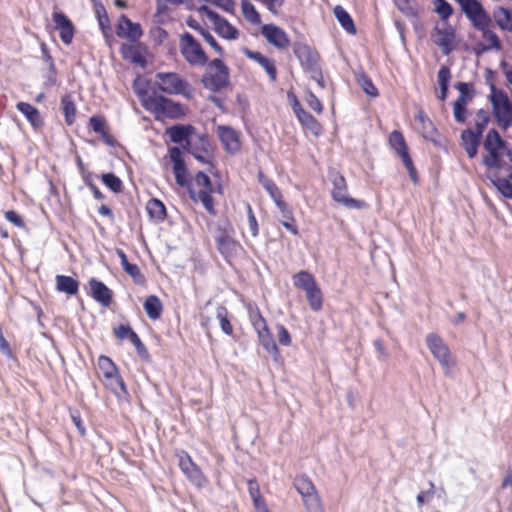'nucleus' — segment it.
I'll return each instance as SVG.
<instances>
[{"label":"nucleus","instance_id":"1","mask_svg":"<svg viewBox=\"0 0 512 512\" xmlns=\"http://www.w3.org/2000/svg\"><path fill=\"white\" fill-rule=\"evenodd\" d=\"M482 145L486 178L504 198L512 199V146L495 128L486 133Z\"/></svg>","mask_w":512,"mask_h":512},{"label":"nucleus","instance_id":"2","mask_svg":"<svg viewBox=\"0 0 512 512\" xmlns=\"http://www.w3.org/2000/svg\"><path fill=\"white\" fill-rule=\"evenodd\" d=\"M456 2L472 26L482 33V38L489 41V45H483L481 51L500 50L501 41L498 35L490 29L492 19L481 2L478 0H456Z\"/></svg>","mask_w":512,"mask_h":512},{"label":"nucleus","instance_id":"3","mask_svg":"<svg viewBox=\"0 0 512 512\" xmlns=\"http://www.w3.org/2000/svg\"><path fill=\"white\" fill-rule=\"evenodd\" d=\"M135 93L140 98L142 106L148 111L162 114L170 119H181L186 115V109L180 102L157 93L148 95L147 91L142 89H135Z\"/></svg>","mask_w":512,"mask_h":512},{"label":"nucleus","instance_id":"4","mask_svg":"<svg viewBox=\"0 0 512 512\" xmlns=\"http://www.w3.org/2000/svg\"><path fill=\"white\" fill-rule=\"evenodd\" d=\"M491 94L489 96L492 105V114L499 126L507 130L512 126V102L507 93L498 89L495 84L489 85Z\"/></svg>","mask_w":512,"mask_h":512},{"label":"nucleus","instance_id":"5","mask_svg":"<svg viewBox=\"0 0 512 512\" xmlns=\"http://www.w3.org/2000/svg\"><path fill=\"white\" fill-rule=\"evenodd\" d=\"M209 69L214 68L215 72L207 71L201 79L203 86L212 91L219 92L229 84V68L220 58H215L208 63Z\"/></svg>","mask_w":512,"mask_h":512},{"label":"nucleus","instance_id":"6","mask_svg":"<svg viewBox=\"0 0 512 512\" xmlns=\"http://www.w3.org/2000/svg\"><path fill=\"white\" fill-rule=\"evenodd\" d=\"M156 84L160 91L168 95L190 96V84L187 80L181 78L178 73L158 72L156 74Z\"/></svg>","mask_w":512,"mask_h":512},{"label":"nucleus","instance_id":"7","mask_svg":"<svg viewBox=\"0 0 512 512\" xmlns=\"http://www.w3.org/2000/svg\"><path fill=\"white\" fill-rule=\"evenodd\" d=\"M293 485L297 492L301 495L307 512H322L320 497L313 482L308 476H296Z\"/></svg>","mask_w":512,"mask_h":512},{"label":"nucleus","instance_id":"8","mask_svg":"<svg viewBox=\"0 0 512 512\" xmlns=\"http://www.w3.org/2000/svg\"><path fill=\"white\" fill-rule=\"evenodd\" d=\"M180 52L183 58L192 66H205L209 63L208 56L202 46L189 32L181 35Z\"/></svg>","mask_w":512,"mask_h":512},{"label":"nucleus","instance_id":"9","mask_svg":"<svg viewBox=\"0 0 512 512\" xmlns=\"http://www.w3.org/2000/svg\"><path fill=\"white\" fill-rule=\"evenodd\" d=\"M330 178L333 185L331 196L335 202L349 209H362L365 206L363 201L347 195V182L342 174L334 172L331 173Z\"/></svg>","mask_w":512,"mask_h":512},{"label":"nucleus","instance_id":"10","mask_svg":"<svg viewBox=\"0 0 512 512\" xmlns=\"http://www.w3.org/2000/svg\"><path fill=\"white\" fill-rule=\"evenodd\" d=\"M426 344L432 355L444 369V374L449 375L452 367L449 347L444 343L443 339L435 333H429L426 336Z\"/></svg>","mask_w":512,"mask_h":512},{"label":"nucleus","instance_id":"11","mask_svg":"<svg viewBox=\"0 0 512 512\" xmlns=\"http://www.w3.org/2000/svg\"><path fill=\"white\" fill-rule=\"evenodd\" d=\"M199 11L204 14L214 24L215 31L227 40H235L239 36V31L222 17L219 13L211 9L208 5H202Z\"/></svg>","mask_w":512,"mask_h":512},{"label":"nucleus","instance_id":"12","mask_svg":"<svg viewBox=\"0 0 512 512\" xmlns=\"http://www.w3.org/2000/svg\"><path fill=\"white\" fill-rule=\"evenodd\" d=\"M293 53L299 60L301 67L305 72L316 71L320 67L319 59L320 56L316 50L311 48L304 42L293 43Z\"/></svg>","mask_w":512,"mask_h":512},{"label":"nucleus","instance_id":"13","mask_svg":"<svg viewBox=\"0 0 512 512\" xmlns=\"http://www.w3.org/2000/svg\"><path fill=\"white\" fill-rule=\"evenodd\" d=\"M169 158L173 163V173L177 185L180 187H188L190 185L188 168L184 161L181 148L177 146L170 147Z\"/></svg>","mask_w":512,"mask_h":512},{"label":"nucleus","instance_id":"14","mask_svg":"<svg viewBox=\"0 0 512 512\" xmlns=\"http://www.w3.org/2000/svg\"><path fill=\"white\" fill-rule=\"evenodd\" d=\"M210 142L206 134L197 136L195 142H187L183 149L191 154L197 161L203 164H209L214 167L212 159L207 156L209 153Z\"/></svg>","mask_w":512,"mask_h":512},{"label":"nucleus","instance_id":"15","mask_svg":"<svg viewBox=\"0 0 512 512\" xmlns=\"http://www.w3.org/2000/svg\"><path fill=\"white\" fill-rule=\"evenodd\" d=\"M116 34L119 38L128 39L130 42H138L143 36V29L139 23L133 22L125 14H122L118 20Z\"/></svg>","mask_w":512,"mask_h":512},{"label":"nucleus","instance_id":"16","mask_svg":"<svg viewBox=\"0 0 512 512\" xmlns=\"http://www.w3.org/2000/svg\"><path fill=\"white\" fill-rule=\"evenodd\" d=\"M261 34L268 43L278 49H285L290 44V40L286 32L275 24L263 25L261 28Z\"/></svg>","mask_w":512,"mask_h":512},{"label":"nucleus","instance_id":"17","mask_svg":"<svg viewBox=\"0 0 512 512\" xmlns=\"http://www.w3.org/2000/svg\"><path fill=\"white\" fill-rule=\"evenodd\" d=\"M215 243L219 253L229 261L236 255L238 243L229 235L226 228L219 226Z\"/></svg>","mask_w":512,"mask_h":512},{"label":"nucleus","instance_id":"18","mask_svg":"<svg viewBox=\"0 0 512 512\" xmlns=\"http://www.w3.org/2000/svg\"><path fill=\"white\" fill-rule=\"evenodd\" d=\"M217 133L227 153L235 154L240 150L239 135L232 127L220 125L217 127Z\"/></svg>","mask_w":512,"mask_h":512},{"label":"nucleus","instance_id":"19","mask_svg":"<svg viewBox=\"0 0 512 512\" xmlns=\"http://www.w3.org/2000/svg\"><path fill=\"white\" fill-rule=\"evenodd\" d=\"M482 137L481 134L473 131L472 128L461 131L460 144L469 159H473L477 156Z\"/></svg>","mask_w":512,"mask_h":512},{"label":"nucleus","instance_id":"20","mask_svg":"<svg viewBox=\"0 0 512 512\" xmlns=\"http://www.w3.org/2000/svg\"><path fill=\"white\" fill-rule=\"evenodd\" d=\"M179 467L188 479L196 486L201 487L204 482V476L197 465L192 461L187 453L179 457Z\"/></svg>","mask_w":512,"mask_h":512},{"label":"nucleus","instance_id":"21","mask_svg":"<svg viewBox=\"0 0 512 512\" xmlns=\"http://www.w3.org/2000/svg\"><path fill=\"white\" fill-rule=\"evenodd\" d=\"M90 295L92 298L104 307H109L112 303V291L100 280L91 278L88 282Z\"/></svg>","mask_w":512,"mask_h":512},{"label":"nucleus","instance_id":"22","mask_svg":"<svg viewBox=\"0 0 512 512\" xmlns=\"http://www.w3.org/2000/svg\"><path fill=\"white\" fill-rule=\"evenodd\" d=\"M53 21L55 28L60 31L61 41L68 45L72 42L74 36V25L72 21L63 12H53Z\"/></svg>","mask_w":512,"mask_h":512},{"label":"nucleus","instance_id":"23","mask_svg":"<svg viewBox=\"0 0 512 512\" xmlns=\"http://www.w3.org/2000/svg\"><path fill=\"white\" fill-rule=\"evenodd\" d=\"M243 53L247 58L257 62L266 71L272 82L276 81L277 68L273 59L264 56L258 51H252L248 48H244Z\"/></svg>","mask_w":512,"mask_h":512},{"label":"nucleus","instance_id":"24","mask_svg":"<svg viewBox=\"0 0 512 512\" xmlns=\"http://www.w3.org/2000/svg\"><path fill=\"white\" fill-rule=\"evenodd\" d=\"M435 32L437 34V38L433 40L434 43L442 49V53L444 55H449L453 50L452 42L455 37L454 28L450 25L444 28H439L436 26Z\"/></svg>","mask_w":512,"mask_h":512},{"label":"nucleus","instance_id":"25","mask_svg":"<svg viewBox=\"0 0 512 512\" xmlns=\"http://www.w3.org/2000/svg\"><path fill=\"white\" fill-rule=\"evenodd\" d=\"M141 44H125L120 47V54L123 59L130 61L133 64L140 65L142 68L147 66V61L142 54Z\"/></svg>","mask_w":512,"mask_h":512},{"label":"nucleus","instance_id":"26","mask_svg":"<svg viewBox=\"0 0 512 512\" xmlns=\"http://www.w3.org/2000/svg\"><path fill=\"white\" fill-rule=\"evenodd\" d=\"M195 131L191 124H175L167 129V134L173 143L180 144L190 142L188 139Z\"/></svg>","mask_w":512,"mask_h":512},{"label":"nucleus","instance_id":"27","mask_svg":"<svg viewBox=\"0 0 512 512\" xmlns=\"http://www.w3.org/2000/svg\"><path fill=\"white\" fill-rule=\"evenodd\" d=\"M275 205L280 211L283 218L281 224L293 235H298V227L295 224V219L292 210L289 208L288 204L284 201V199H282L280 201H276Z\"/></svg>","mask_w":512,"mask_h":512},{"label":"nucleus","instance_id":"28","mask_svg":"<svg viewBox=\"0 0 512 512\" xmlns=\"http://www.w3.org/2000/svg\"><path fill=\"white\" fill-rule=\"evenodd\" d=\"M493 19L497 26L503 30L512 32V10L499 6L493 11Z\"/></svg>","mask_w":512,"mask_h":512},{"label":"nucleus","instance_id":"29","mask_svg":"<svg viewBox=\"0 0 512 512\" xmlns=\"http://www.w3.org/2000/svg\"><path fill=\"white\" fill-rule=\"evenodd\" d=\"M105 387L119 399L128 396L126 384L119 372L114 373L112 378H105Z\"/></svg>","mask_w":512,"mask_h":512},{"label":"nucleus","instance_id":"30","mask_svg":"<svg viewBox=\"0 0 512 512\" xmlns=\"http://www.w3.org/2000/svg\"><path fill=\"white\" fill-rule=\"evenodd\" d=\"M146 210L149 217L155 222L160 223L166 219V207L158 198H151L146 204Z\"/></svg>","mask_w":512,"mask_h":512},{"label":"nucleus","instance_id":"31","mask_svg":"<svg viewBox=\"0 0 512 512\" xmlns=\"http://www.w3.org/2000/svg\"><path fill=\"white\" fill-rule=\"evenodd\" d=\"M143 308L151 320H157L161 317L163 304L158 296L149 295L143 303Z\"/></svg>","mask_w":512,"mask_h":512},{"label":"nucleus","instance_id":"32","mask_svg":"<svg viewBox=\"0 0 512 512\" xmlns=\"http://www.w3.org/2000/svg\"><path fill=\"white\" fill-rule=\"evenodd\" d=\"M56 288L59 292L72 296L78 292L79 282L71 276L57 275Z\"/></svg>","mask_w":512,"mask_h":512},{"label":"nucleus","instance_id":"33","mask_svg":"<svg viewBox=\"0 0 512 512\" xmlns=\"http://www.w3.org/2000/svg\"><path fill=\"white\" fill-rule=\"evenodd\" d=\"M16 108L21 112L26 119L34 126L38 127L43 124L40 112L37 108L26 102H19Z\"/></svg>","mask_w":512,"mask_h":512},{"label":"nucleus","instance_id":"34","mask_svg":"<svg viewBox=\"0 0 512 512\" xmlns=\"http://www.w3.org/2000/svg\"><path fill=\"white\" fill-rule=\"evenodd\" d=\"M61 109L66 124L68 126L72 125L76 120V105L70 93H66L61 97Z\"/></svg>","mask_w":512,"mask_h":512},{"label":"nucleus","instance_id":"35","mask_svg":"<svg viewBox=\"0 0 512 512\" xmlns=\"http://www.w3.org/2000/svg\"><path fill=\"white\" fill-rule=\"evenodd\" d=\"M334 15L341 27L349 34H356V26L350 14L340 5L334 8Z\"/></svg>","mask_w":512,"mask_h":512},{"label":"nucleus","instance_id":"36","mask_svg":"<svg viewBox=\"0 0 512 512\" xmlns=\"http://www.w3.org/2000/svg\"><path fill=\"white\" fill-rule=\"evenodd\" d=\"M258 181L269 194L274 203L283 199V195L278 186L274 183L273 180L265 176L261 170L258 172Z\"/></svg>","mask_w":512,"mask_h":512},{"label":"nucleus","instance_id":"37","mask_svg":"<svg viewBox=\"0 0 512 512\" xmlns=\"http://www.w3.org/2000/svg\"><path fill=\"white\" fill-rule=\"evenodd\" d=\"M396 7L407 17L418 21L419 7L416 0H393Z\"/></svg>","mask_w":512,"mask_h":512},{"label":"nucleus","instance_id":"38","mask_svg":"<svg viewBox=\"0 0 512 512\" xmlns=\"http://www.w3.org/2000/svg\"><path fill=\"white\" fill-rule=\"evenodd\" d=\"M257 336L260 344L270 355L274 357L278 356L279 349L269 329L259 332Z\"/></svg>","mask_w":512,"mask_h":512},{"label":"nucleus","instance_id":"39","mask_svg":"<svg viewBox=\"0 0 512 512\" xmlns=\"http://www.w3.org/2000/svg\"><path fill=\"white\" fill-rule=\"evenodd\" d=\"M241 8L244 18L253 25L261 24V15L255 6L248 0H241Z\"/></svg>","mask_w":512,"mask_h":512},{"label":"nucleus","instance_id":"40","mask_svg":"<svg viewBox=\"0 0 512 512\" xmlns=\"http://www.w3.org/2000/svg\"><path fill=\"white\" fill-rule=\"evenodd\" d=\"M454 88L459 91V96L456 100H461L468 104L475 96V88L472 82H457Z\"/></svg>","mask_w":512,"mask_h":512},{"label":"nucleus","instance_id":"41","mask_svg":"<svg viewBox=\"0 0 512 512\" xmlns=\"http://www.w3.org/2000/svg\"><path fill=\"white\" fill-rule=\"evenodd\" d=\"M294 285L299 289L307 291L317 284L311 273L307 271H300L294 275Z\"/></svg>","mask_w":512,"mask_h":512},{"label":"nucleus","instance_id":"42","mask_svg":"<svg viewBox=\"0 0 512 512\" xmlns=\"http://www.w3.org/2000/svg\"><path fill=\"white\" fill-rule=\"evenodd\" d=\"M389 143L391 148L397 153L398 156H400L404 152H408V147L406 145L405 139L402 133L398 130H394L391 132L389 136Z\"/></svg>","mask_w":512,"mask_h":512},{"label":"nucleus","instance_id":"43","mask_svg":"<svg viewBox=\"0 0 512 512\" xmlns=\"http://www.w3.org/2000/svg\"><path fill=\"white\" fill-rule=\"evenodd\" d=\"M298 120L300 123L309 129L314 135L318 136L321 133L322 127L317 119L311 115L309 112L301 113L299 115Z\"/></svg>","mask_w":512,"mask_h":512},{"label":"nucleus","instance_id":"44","mask_svg":"<svg viewBox=\"0 0 512 512\" xmlns=\"http://www.w3.org/2000/svg\"><path fill=\"white\" fill-rule=\"evenodd\" d=\"M103 184L113 193H120L123 188L122 180L112 172L104 173L101 176Z\"/></svg>","mask_w":512,"mask_h":512},{"label":"nucleus","instance_id":"45","mask_svg":"<svg viewBox=\"0 0 512 512\" xmlns=\"http://www.w3.org/2000/svg\"><path fill=\"white\" fill-rule=\"evenodd\" d=\"M416 119L422 124V134L426 139H432L437 134L435 125L423 112H419Z\"/></svg>","mask_w":512,"mask_h":512},{"label":"nucleus","instance_id":"46","mask_svg":"<svg viewBox=\"0 0 512 512\" xmlns=\"http://www.w3.org/2000/svg\"><path fill=\"white\" fill-rule=\"evenodd\" d=\"M216 317L219 320L222 332L226 335H232L233 327L228 319V311L225 306L219 305L217 307Z\"/></svg>","mask_w":512,"mask_h":512},{"label":"nucleus","instance_id":"47","mask_svg":"<svg viewBox=\"0 0 512 512\" xmlns=\"http://www.w3.org/2000/svg\"><path fill=\"white\" fill-rule=\"evenodd\" d=\"M310 308L319 311L322 308V293L317 285L305 291Z\"/></svg>","mask_w":512,"mask_h":512},{"label":"nucleus","instance_id":"48","mask_svg":"<svg viewBox=\"0 0 512 512\" xmlns=\"http://www.w3.org/2000/svg\"><path fill=\"white\" fill-rule=\"evenodd\" d=\"M98 366L104 378H112V375L118 372L117 366L108 356L101 355L98 358Z\"/></svg>","mask_w":512,"mask_h":512},{"label":"nucleus","instance_id":"49","mask_svg":"<svg viewBox=\"0 0 512 512\" xmlns=\"http://www.w3.org/2000/svg\"><path fill=\"white\" fill-rule=\"evenodd\" d=\"M95 13L100 29L102 30L104 35H107V33L111 31V27L110 20L105 7L102 4L97 5Z\"/></svg>","mask_w":512,"mask_h":512},{"label":"nucleus","instance_id":"50","mask_svg":"<svg viewBox=\"0 0 512 512\" xmlns=\"http://www.w3.org/2000/svg\"><path fill=\"white\" fill-rule=\"evenodd\" d=\"M249 318L257 334L269 329L265 318L262 316L258 308L249 311Z\"/></svg>","mask_w":512,"mask_h":512},{"label":"nucleus","instance_id":"51","mask_svg":"<svg viewBox=\"0 0 512 512\" xmlns=\"http://www.w3.org/2000/svg\"><path fill=\"white\" fill-rule=\"evenodd\" d=\"M435 12L442 21H447L453 14V7L447 0H434Z\"/></svg>","mask_w":512,"mask_h":512},{"label":"nucleus","instance_id":"52","mask_svg":"<svg viewBox=\"0 0 512 512\" xmlns=\"http://www.w3.org/2000/svg\"><path fill=\"white\" fill-rule=\"evenodd\" d=\"M490 122V115L489 112L486 109H479L476 112V122H475V128L473 131L481 134L483 136V133L487 127V125Z\"/></svg>","mask_w":512,"mask_h":512},{"label":"nucleus","instance_id":"53","mask_svg":"<svg viewBox=\"0 0 512 512\" xmlns=\"http://www.w3.org/2000/svg\"><path fill=\"white\" fill-rule=\"evenodd\" d=\"M358 83L362 87L363 91L370 97H377L379 95V91L372 82L371 78L366 74H361L358 77Z\"/></svg>","mask_w":512,"mask_h":512},{"label":"nucleus","instance_id":"54","mask_svg":"<svg viewBox=\"0 0 512 512\" xmlns=\"http://www.w3.org/2000/svg\"><path fill=\"white\" fill-rule=\"evenodd\" d=\"M399 157L402 159V162L408 171L409 178L414 184H417L419 182L418 173L409 155V152H404Z\"/></svg>","mask_w":512,"mask_h":512},{"label":"nucleus","instance_id":"55","mask_svg":"<svg viewBox=\"0 0 512 512\" xmlns=\"http://www.w3.org/2000/svg\"><path fill=\"white\" fill-rule=\"evenodd\" d=\"M123 270L133 279L135 284L143 285L146 282L145 276L141 273L137 264L130 263Z\"/></svg>","mask_w":512,"mask_h":512},{"label":"nucleus","instance_id":"56","mask_svg":"<svg viewBox=\"0 0 512 512\" xmlns=\"http://www.w3.org/2000/svg\"><path fill=\"white\" fill-rule=\"evenodd\" d=\"M467 104L461 100H455L453 103V115L457 123L463 124L466 121Z\"/></svg>","mask_w":512,"mask_h":512},{"label":"nucleus","instance_id":"57","mask_svg":"<svg viewBox=\"0 0 512 512\" xmlns=\"http://www.w3.org/2000/svg\"><path fill=\"white\" fill-rule=\"evenodd\" d=\"M212 191H199L198 192V199L203 204L204 208L207 210V212L210 215H216V211L214 208V200L211 196Z\"/></svg>","mask_w":512,"mask_h":512},{"label":"nucleus","instance_id":"58","mask_svg":"<svg viewBox=\"0 0 512 512\" xmlns=\"http://www.w3.org/2000/svg\"><path fill=\"white\" fill-rule=\"evenodd\" d=\"M43 86L49 89L57 84V69L55 63L48 66L47 72L43 75Z\"/></svg>","mask_w":512,"mask_h":512},{"label":"nucleus","instance_id":"59","mask_svg":"<svg viewBox=\"0 0 512 512\" xmlns=\"http://www.w3.org/2000/svg\"><path fill=\"white\" fill-rule=\"evenodd\" d=\"M129 341L134 345V347L137 351V354L141 359L146 360V361H148L150 359V354L148 352V349L146 348L144 343L141 341L138 334H134V336H132V338Z\"/></svg>","mask_w":512,"mask_h":512},{"label":"nucleus","instance_id":"60","mask_svg":"<svg viewBox=\"0 0 512 512\" xmlns=\"http://www.w3.org/2000/svg\"><path fill=\"white\" fill-rule=\"evenodd\" d=\"M246 209H247V218H248V225H249L250 232L253 237H256L259 234V226H258L256 216H255L253 209L249 203H246Z\"/></svg>","mask_w":512,"mask_h":512},{"label":"nucleus","instance_id":"61","mask_svg":"<svg viewBox=\"0 0 512 512\" xmlns=\"http://www.w3.org/2000/svg\"><path fill=\"white\" fill-rule=\"evenodd\" d=\"M114 334L120 340H130L132 336L137 333L131 328L129 324H121L114 330Z\"/></svg>","mask_w":512,"mask_h":512},{"label":"nucleus","instance_id":"62","mask_svg":"<svg viewBox=\"0 0 512 512\" xmlns=\"http://www.w3.org/2000/svg\"><path fill=\"white\" fill-rule=\"evenodd\" d=\"M200 35L204 38V40L215 50L217 54L223 56L224 50L213 37V35L206 29L200 31Z\"/></svg>","mask_w":512,"mask_h":512},{"label":"nucleus","instance_id":"63","mask_svg":"<svg viewBox=\"0 0 512 512\" xmlns=\"http://www.w3.org/2000/svg\"><path fill=\"white\" fill-rule=\"evenodd\" d=\"M89 126L94 132L100 134L105 131V120L101 116L93 115L89 119Z\"/></svg>","mask_w":512,"mask_h":512},{"label":"nucleus","instance_id":"64","mask_svg":"<svg viewBox=\"0 0 512 512\" xmlns=\"http://www.w3.org/2000/svg\"><path fill=\"white\" fill-rule=\"evenodd\" d=\"M195 182L198 186H203L204 191H212V182L210 177L203 171L197 172L195 175Z\"/></svg>","mask_w":512,"mask_h":512}]
</instances>
